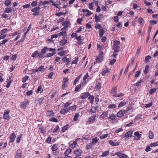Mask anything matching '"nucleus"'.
I'll list each match as a JSON object with an SVG mask.
<instances>
[{"instance_id": "nucleus-24", "label": "nucleus", "mask_w": 158, "mask_h": 158, "mask_svg": "<svg viewBox=\"0 0 158 158\" xmlns=\"http://www.w3.org/2000/svg\"><path fill=\"white\" fill-rule=\"evenodd\" d=\"M109 144L112 146H117L119 145V143L117 142L116 143L114 142L113 140H110L109 142Z\"/></svg>"}, {"instance_id": "nucleus-64", "label": "nucleus", "mask_w": 158, "mask_h": 158, "mask_svg": "<svg viewBox=\"0 0 158 158\" xmlns=\"http://www.w3.org/2000/svg\"><path fill=\"white\" fill-rule=\"evenodd\" d=\"M38 51H35L31 55V57H35L36 56H38Z\"/></svg>"}, {"instance_id": "nucleus-56", "label": "nucleus", "mask_w": 158, "mask_h": 158, "mask_svg": "<svg viewBox=\"0 0 158 158\" xmlns=\"http://www.w3.org/2000/svg\"><path fill=\"white\" fill-rule=\"evenodd\" d=\"M94 5V2L89 4V9L91 10H93Z\"/></svg>"}, {"instance_id": "nucleus-37", "label": "nucleus", "mask_w": 158, "mask_h": 158, "mask_svg": "<svg viewBox=\"0 0 158 158\" xmlns=\"http://www.w3.org/2000/svg\"><path fill=\"white\" fill-rule=\"evenodd\" d=\"M56 53V52H52L49 53L47 54L46 55V57H51L53 55H55Z\"/></svg>"}, {"instance_id": "nucleus-5", "label": "nucleus", "mask_w": 158, "mask_h": 158, "mask_svg": "<svg viewBox=\"0 0 158 158\" xmlns=\"http://www.w3.org/2000/svg\"><path fill=\"white\" fill-rule=\"evenodd\" d=\"M117 91V87L115 86H113L112 87L111 91H110V93L113 97H115V96H116V94Z\"/></svg>"}, {"instance_id": "nucleus-1", "label": "nucleus", "mask_w": 158, "mask_h": 158, "mask_svg": "<svg viewBox=\"0 0 158 158\" xmlns=\"http://www.w3.org/2000/svg\"><path fill=\"white\" fill-rule=\"evenodd\" d=\"M120 47L118 45H114L113 46V49L114 52L113 56L114 58H115L116 57L117 55L118 54V52L119 51Z\"/></svg>"}, {"instance_id": "nucleus-3", "label": "nucleus", "mask_w": 158, "mask_h": 158, "mask_svg": "<svg viewBox=\"0 0 158 158\" xmlns=\"http://www.w3.org/2000/svg\"><path fill=\"white\" fill-rule=\"evenodd\" d=\"M45 69H44V67L43 66H41L37 69H32V71L33 73H38L40 72L41 73H43Z\"/></svg>"}, {"instance_id": "nucleus-11", "label": "nucleus", "mask_w": 158, "mask_h": 158, "mask_svg": "<svg viewBox=\"0 0 158 158\" xmlns=\"http://www.w3.org/2000/svg\"><path fill=\"white\" fill-rule=\"evenodd\" d=\"M89 93L88 92H84L81 94L80 95L81 98L84 99L87 98L89 95Z\"/></svg>"}, {"instance_id": "nucleus-8", "label": "nucleus", "mask_w": 158, "mask_h": 158, "mask_svg": "<svg viewBox=\"0 0 158 158\" xmlns=\"http://www.w3.org/2000/svg\"><path fill=\"white\" fill-rule=\"evenodd\" d=\"M82 151L80 149H77L74 152V154L76 156H80L81 155Z\"/></svg>"}, {"instance_id": "nucleus-58", "label": "nucleus", "mask_w": 158, "mask_h": 158, "mask_svg": "<svg viewBox=\"0 0 158 158\" xmlns=\"http://www.w3.org/2000/svg\"><path fill=\"white\" fill-rule=\"evenodd\" d=\"M48 50V48L47 47H44L43 49L41 50V53L43 54V55L45 54L47 51Z\"/></svg>"}, {"instance_id": "nucleus-17", "label": "nucleus", "mask_w": 158, "mask_h": 158, "mask_svg": "<svg viewBox=\"0 0 158 158\" xmlns=\"http://www.w3.org/2000/svg\"><path fill=\"white\" fill-rule=\"evenodd\" d=\"M29 101H27V102H21L20 103V106L23 109H25L26 108V106L29 103Z\"/></svg>"}, {"instance_id": "nucleus-53", "label": "nucleus", "mask_w": 158, "mask_h": 158, "mask_svg": "<svg viewBox=\"0 0 158 158\" xmlns=\"http://www.w3.org/2000/svg\"><path fill=\"white\" fill-rule=\"evenodd\" d=\"M104 29H102V30H99V36L100 37H102V35H103L104 33Z\"/></svg>"}, {"instance_id": "nucleus-61", "label": "nucleus", "mask_w": 158, "mask_h": 158, "mask_svg": "<svg viewBox=\"0 0 158 158\" xmlns=\"http://www.w3.org/2000/svg\"><path fill=\"white\" fill-rule=\"evenodd\" d=\"M93 144L91 143H88L86 145V148L87 149H89L93 147Z\"/></svg>"}, {"instance_id": "nucleus-23", "label": "nucleus", "mask_w": 158, "mask_h": 158, "mask_svg": "<svg viewBox=\"0 0 158 158\" xmlns=\"http://www.w3.org/2000/svg\"><path fill=\"white\" fill-rule=\"evenodd\" d=\"M110 69H109L107 68L106 69L104 70L102 73V76H106L108 74V73L110 71Z\"/></svg>"}, {"instance_id": "nucleus-51", "label": "nucleus", "mask_w": 158, "mask_h": 158, "mask_svg": "<svg viewBox=\"0 0 158 158\" xmlns=\"http://www.w3.org/2000/svg\"><path fill=\"white\" fill-rule=\"evenodd\" d=\"M116 107V106L115 104H110L108 105V108L109 109H113L114 108H115Z\"/></svg>"}, {"instance_id": "nucleus-42", "label": "nucleus", "mask_w": 158, "mask_h": 158, "mask_svg": "<svg viewBox=\"0 0 158 158\" xmlns=\"http://www.w3.org/2000/svg\"><path fill=\"white\" fill-rule=\"evenodd\" d=\"M82 76V74H81L78 77H77L76 78V79H75V80L73 82V84L75 85L76 83L79 81V80H80L81 77Z\"/></svg>"}, {"instance_id": "nucleus-40", "label": "nucleus", "mask_w": 158, "mask_h": 158, "mask_svg": "<svg viewBox=\"0 0 158 158\" xmlns=\"http://www.w3.org/2000/svg\"><path fill=\"white\" fill-rule=\"evenodd\" d=\"M68 52V51H62L58 53V55L60 56H62L65 54L67 53Z\"/></svg>"}, {"instance_id": "nucleus-7", "label": "nucleus", "mask_w": 158, "mask_h": 158, "mask_svg": "<svg viewBox=\"0 0 158 158\" xmlns=\"http://www.w3.org/2000/svg\"><path fill=\"white\" fill-rule=\"evenodd\" d=\"M22 156V151L20 149H18L16 152L15 158H21Z\"/></svg>"}, {"instance_id": "nucleus-38", "label": "nucleus", "mask_w": 158, "mask_h": 158, "mask_svg": "<svg viewBox=\"0 0 158 158\" xmlns=\"http://www.w3.org/2000/svg\"><path fill=\"white\" fill-rule=\"evenodd\" d=\"M154 134L153 132L151 131H149V132L148 137L151 139H153L154 138Z\"/></svg>"}, {"instance_id": "nucleus-19", "label": "nucleus", "mask_w": 158, "mask_h": 158, "mask_svg": "<svg viewBox=\"0 0 158 158\" xmlns=\"http://www.w3.org/2000/svg\"><path fill=\"white\" fill-rule=\"evenodd\" d=\"M44 100V98H40L36 99L35 101L36 102L37 104L41 105L43 103V101Z\"/></svg>"}, {"instance_id": "nucleus-59", "label": "nucleus", "mask_w": 158, "mask_h": 158, "mask_svg": "<svg viewBox=\"0 0 158 158\" xmlns=\"http://www.w3.org/2000/svg\"><path fill=\"white\" fill-rule=\"evenodd\" d=\"M49 120L51 122H53L56 123H57L58 122V120L55 117H52L49 119Z\"/></svg>"}, {"instance_id": "nucleus-36", "label": "nucleus", "mask_w": 158, "mask_h": 158, "mask_svg": "<svg viewBox=\"0 0 158 158\" xmlns=\"http://www.w3.org/2000/svg\"><path fill=\"white\" fill-rule=\"evenodd\" d=\"M157 90V88H153L151 89L149 91V93L150 94H152L156 92Z\"/></svg>"}, {"instance_id": "nucleus-14", "label": "nucleus", "mask_w": 158, "mask_h": 158, "mask_svg": "<svg viewBox=\"0 0 158 158\" xmlns=\"http://www.w3.org/2000/svg\"><path fill=\"white\" fill-rule=\"evenodd\" d=\"M16 136L15 133H12L10 136V143H13L14 142Z\"/></svg>"}, {"instance_id": "nucleus-48", "label": "nucleus", "mask_w": 158, "mask_h": 158, "mask_svg": "<svg viewBox=\"0 0 158 158\" xmlns=\"http://www.w3.org/2000/svg\"><path fill=\"white\" fill-rule=\"evenodd\" d=\"M109 151H106L103 152L102 153V155L101 156H102V157L106 156L107 155H109Z\"/></svg>"}, {"instance_id": "nucleus-32", "label": "nucleus", "mask_w": 158, "mask_h": 158, "mask_svg": "<svg viewBox=\"0 0 158 158\" xmlns=\"http://www.w3.org/2000/svg\"><path fill=\"white\" fill-rule=\"evenodd\" d=\"M62 60L64 62H67L66 64L68 65L71 62L70 60H69V59L66 57H64L62 59Z\"/></svg>"}, {"instance_id": "nucleus-15", "label": "nucleus", "mask_w": 158, "mask_h": 158, "mask_svg": "<svg viewBox=\"0 0 158 158\" xmlns=\"http://www.w3.org/2000/svg\"><path fill=\"white\" fill-rule=\"evenodd\" d=\"M67 43V41L65 39V37L62 38V40L59 42L60 45L61 46H64Z\"/></svg>"}, {"instance_id": "nucleus-49", "label": "nucleus", "mask_w": 158, "mask_h": 158, "mask_svg": "<svg viewBox=\"0 0 158 158\" xmlns=\"http://www.w3.org/2000/svg\"><path fill=\"white\" fill-rule=\"evenodd\" d=\"M98 141V139H97L96 137L93 138L92 140L91 143L93 144L96 143Z\"/></svg>"}, {"instance_id": "nucleus-44", "label": "nucleus", "mask_w": 158, "mask_h": 158, "mask_svg": "<svg viewBox=\"0 0 158 158\" xmlns=\"http://www.w3.org/2000/svg\"><path fill=\"white\" fill-rule=\"evenodd\" d=\"M80 114L79 113H76L73 118V120L74 121H76L77 120Z\"/></svg>"}, {"instance_id": "nucleus-21", "label": "nucleus", "mask_w": 158, "mask_h": 158, "mask_svg": "<svg viewBox=\"0 0 158 158\" xmlns=\"http://www.w3.org/2000/svg\"><path fill=\"white\" fill-rule=\"evenodd\" d=\"M88 99L90 101V103L91 104H93L94 102V97L92 95L89 94L88 96Z\"/></svg>"}, {"instance_id": "nucleus-63", "label": "nucleus", "mask_w": 158, "mask_h": 158, "mask_svg": "<svg viewBox=\"0 0 158 158\" xmlns=\"http://www.w3.org/2000/svg\"><path fill=\"white\" fill-rule=\"evenodd\" d=\"M109 135L108 134H106L100 136V138L101 139H103L106 138Z\"/></svg>"}, {"instance_id": "nucleus-52", "label": "nucleus", "mask_w": 158, "mask_h": 158, "mask_svg": "<svg viewBox=\"0 0 158 158\" xmlns=\"http://www.w3.org/2000/svg\"><path fill=\"white\" fill-rule=\"evenodd\" d=\"M127 103L126 102H121L120 103H119L118 107H122L124 106H125L126 104Z\"/></svg>"}, {"instance_id": "nucleus-30", "label": "nucleus", "mask_w": 158, "mask_h": 158, "mask_svg": "<svg viewBox=\"0 0 158 158\" xmlns=\"http://www.w3.org/2000/svg\"><path fill=\"white\" fill-rule=\"evenodd\" d=\"M134 135L136 137L137 139H140L142 136V135L139 134V132H135L134 133Z\"/></svg>"}, {"instance_id": "nucleus-6", "label": "nucleus", "mask_w": 158, "mask_h": 158, "mask_svg": "<svg viewBox=\"0 0 158 158\" xmlns=\"http://www.w3.org/2000/svg\"><path fill=\"white\" fill-rule=\"evenodd\" d=\"M126 113L125 110H119L117 114V116L118 117H122Z\"/></svg>"}, {"instance_id": "nucleus-25", "label": "nucleus", "mask_w": 158, "mask_h": 158, "mask_svg": "<svg viewBox=\"0 0 158 158\" xmlns=\"http://www.w3.org/2000/svg\"><path fill=\"white\" fill-rule=\"evenodd\" d=\"M69 125L68 124L66 125L63 126L62 128L61 131L64 132L65 131L69 128Z\"/></svg>"}, {"instance_id": "nucleus-28", "label": "nucleus", "mask_w": 158, "mask_h": 158, "mask_svg": "<svg viewBox=\"0 0 158 158\" xmlns=\"http://www.w3.org/2000/svg\"><path fill=\"white\" fill-rule=\"evenodd\" d=\"M51 149L53 152L56 151L58 149L57 145L56 144H54L52 146Z\"/></svg>"}, {"instance_id": "nucleus-16", "label": "nucleus", "mask_w": 158, "mask_h": 158, "mask_svg": "<svg viewBox=\"0 0 158 158\" xmlns=\"http://www.w3.org/2000/svg\"><path fill=\"white\" fill-rule=\"evenodd\" d=\"M54 113L53 111L48 110L47 111L46 115L47 117H52L54 115Z\"/></svg>"}, {"instance_id": "nucleus-57", "label": "nucleus", "mask_w": 158, "mask_h": 158, "mask_svg": "<svg viewBox=\"0 0 158 158\" xmlns=\"http://www.w3.org/2000/svg\"><path fill=\"white\" fill-rule=\"evenodd\" d=\"M124 95V93H120L118 94H116V96H115V97L114 98H118V97H122Z\"/></svg>"}, {"instance_id": "nucleus-47", "label": "nucleus", "mask_w": 158, "mask_h": 158, "mask_svg": "<svg viewBox=\"0 0 158 158\" xmlns=\"http://www.w3.org/2000/svg\"><path fill=\"white\" fill-rule=\"evenodd\" d=\"M40 5H39L38 6H36L34 8H33L31 10V11L32 12H35V11H39L38 10L40 9Z\"/></svg>"}, {"instance_id": "nucleus-33", "label": "nucleus", "mask_w": 158, "mask_h": 158, "mask_svg": "<svg viewBox=\"0 0 158 158\" xmlns=\"http://www.w3.org/2000/svg\"><path fill=\"white\" fill-rule=\"evenodd\" d=\"M103 56H99L96 59V62H101L102 60Z\"/></svg>"}, {"instance_id": "nucleus-41", "label": "nucleus", "mask_w": 158, "mask_h": 158, "mask_svg": "<svg viewBox=\"0 0 158 158\" xmlns=\"http://www.w3.org/2000/svg\"><path fill=\"white\" fill-rule=\"evenodd\" d=\"M95 21L96 22H99L101 20L100 16H98L97 15H95Z\"/></svg>"}, {"instance_id": "nucleus-50", "label": "nucleus", "mask_w": 158, "mask_h": 158, "mask_svg": "<svg viewBox=\"0 0 158 158\" xmlns=\"http://www.w3.org/2000/svg\"><path fill=\"white\" fill-rule=\"evenodd\" d=\"M151 58V57L150 56L148 55L145 56L144 62L145 63H147L149 60Z\"/></svg>"}, {"instance_id": "nucleus-46", "label": "nucleus", "mask_w": 158, "mask_h": 158, "mask_svg": "<svg viewBox=\"0 0 158 158\" xmlns=\"http://www.w3.org/2000/svg\"><path fill=\"white\" fill-rule=\"evenodd\" d=\"M70 23L69 21H65L62 23V25L63 26H66L65 28H67L68 27V25Z\"/></svg>"}, {"instance_id": "nucleus-9", "label": "nucleus", "mask_w": 158, "mask_h": 158, "mask_svg": "<svg viewBox=\"0 0 158 158\" xmlns=\"http://www.w3.org/2000/svg\"><path fill=\"white\" fill-rule=\"evenodd\" d=\"M80 138H77L75 140L73 141L72 144L70 145V147L73 149H74L76 148L77 145V141L79 139H80Z\"/></svg>"}, {"instance_id": "nucleus-29", "label": "nucleus", "mask_w": 158, "mask_h": 158, "mask_svg": "<svg viewBox=\"0 0 158 158\" xmlns=\"http://www.w3.org/2000/svg\"><path fill=\"white\" fill-rule=\"evenodd\" d=\"M95 27L96 29H98L99 30H101L103 28L102 27L101 24L99 23H96L95 26Z\"/></svg>"}, {"instance_id": "nucleus-22", "label": "nucleus", "mask_w": 158, "mask_h": 158, "mask_svg": "<svg viewBox=\"0 0 158 158\" xmlns=\"http://www.w3.org/2000/svg\"><path fill=\"white\" fill-rule=\"evenodd\" d=\"M138 21L139 22L140 25L141 26H143V25L144 21L142 17H139L138 20Z\"/></svg>"}, {"instance_id": "nucleus-39", "label": "nucleus", "mask_w": 158, "mask_h": 158, "mask_svg": "<svg viewBox=\"0 0 158 158\" xmlns=\"http://www.w3.org/2000/svg\"><path fill=\"white\" fill-rule=\"evenodd\" d=\"M143 81H144L143 79H141L136 82L135 84H134V85L137 87L141 85V83Z\"/></svg>"}, {"instance_id": "nucleus-34", "label": "nucleus", "mask_w": 158, "mask_h": 158, "mask_svg": "<svg viewBox=\"0 0 158 158\" xmlns=\"http://www.w3.org/2000/svg\"><path fill=\"white\" fill-rule=\"evenodd\" d=\"M77 105H74L73 106H69V108H68V109L69 111V110H76L77 109Z\"/></svg>"}, {"instance_id": "nucleus-35", "label": "nucleus", "mask_w": 158, "mask_h": 158, "mask_svg": "<svg viewBox=\"0 0 158 158\" xmlns=\"http://www.w3.org/2000/svg\"><path fill=\"white\" fill-rule=\"evenodd\" d=\"M67 11L64 13H63L62 12H60L57 13L55 14V15L59 17L61 16V15H65L67 14Z\"/></svg>"}, {"instance_id": "nucleus-4", "label": "nucleus", "mask_w": 158, "mask_h": 158, "mask_svg": "<svg viewBox=\"0 0 158 158\" xmlns=\"http://www.w3.org/2000/svg\"><path fill=\"white\" fill-rule=\"evenodd\" d=\"M97 116L96 115H94L93 116L90 117L88 119L87 122L89 124L93 123L95 121Z\"/></svg>"}, {"instance_id": "nucleus-55", "label": "nucleus", "mask_w": 158, "mask_h": 158, "mask_svg": "<svg viewBox=\"0 0 158 158\" xmlns=\"http://www.w3.org/2000/svg\"><path fill=\"white\" fill-rule=\"evenodd\" d=\"M149 68V66L148 65H146L145 67V69L144 71V73L146 74L148 73V70Z\"/></svg>"}, {"instance_id": "nucleus-54", "label": "nucleus", "mask_w": 158, "mask_h": 158, "mask_svg": "<svg viewBox=\"0 0 158 158\" xmlns=\"http://www.w3.org/2000/svg\"><path fill=\"white\" fill-rule=\"evenodd\" d=\"M158 145V141L155 143H151L150 144V146L152 147H156Z\"/></svg>"}, {"instance_id": "nucleus-27", "label": "nucleus", "mask_w": 158, "mask_h": 158, "mask_svg": "<svg viewBox=\"0 0 158 158\" xmlns=\"http://www.w3.org/2000/svg\"><path fill=\"white\" fill-rule=\"evenodd\" d=\"M116 117V115L112 113L109 115L108 119H110L111 120H113L115 119Z\"/></svg>"}, {"instance_id": "nucleus-2", "label": "nucleus", "mask_w": 158, "mask_h": 158, "mask_svg": "<svg viewBox=\"0 0 158 158\" xmlns=\"http://www.w3.org/2000/svg\"><path fill=\"white\" fill-rule=\"evenodd\" d=\"M10 112V110H5L4 113L3 118L7 120H9L10 118V117L9 116V114Z\"/></svg>"}, {"instance_id": "nucleus-60", "label": "nucleus", "mask_w": 158, "mask_h": 158, "mask_svg": "<svg viewBox=\"0 0 158 158\" xmlns=\"http://www.w3.org/2000/svg\"><path fill=\"white\" fill-rule=\"evenodd\" d=\"M37 0L33 1L32 2L31 4V6L33 7L36 6H37Z\"/></svg>"}, {"instance_id": "nucleus-20", "label": "nucleus", "mask_w": 158, "mask_h": 158, "mask_svg": "<svg viewBox=\"0 0 158 158\" xmlns=\"http://www.w3.org/2000/svg\"><path fill=\"white\" fill-rule=\"evenodd\" d=\"M132 133L133 131L131 130L124 135V137H131L132 136Z\"/></svg>"}, {"instance_id": "nucleus-10", "label": "nucleus", "mask_w": 158, "mask_h": 158, "mask_svg": "<svg viewBox=\"0 0 158 158\" xmlns=\"http://www.w3.org/2000/svg\"><path fill=\"white\" fill-rule=\"evenodd\" d=\"M116 155L119 156L120 158H127V156L124 154H122L120 152H117L115 153Z\"/></svg>"}, {"instance_id": "nucleus-31", "label": "nucleus", "mask_w": 158, "mask_h": 158, "mask_svg": "<svg viewBox=\"0 0 158 158\" xmlns=\"http://www.w3.org/2000/svg\"><path fill=\"white\" fill-rule=\"evenodd\" d=\"M12 10L10 7H7L5 8L4 12L5 13H11Z\"/></svg>"}, {"instance_id": "nucleus-43", "label": "nucleus", "mask_w": 158, "mask_h": 158, "mask_svg": "<svg viewBox=\"0 0 158 158\" xmlns=\"http://www.w3.org/2000/svg\"><path fill=\"white\" fill-rule=\"evenodd\" d=\"M43 92V89L42 88L41 86L40 85L38 86V89L36 91V93L38 94L39 92L42 93Z\"/></svg>"}, {"instance_id": "nucleus-45", "label": "nucleus", "mask_w": 158, "mask_h": 158, "mask_svg": "<svg viewBox=\"0 0 158 158\" xmlns=\"http://www.w3.org/2000/svg\"><path fill=\"white\" fill-rule=\"evenodd\" d=\"M72 150L69 148L67 149L64 152V155L65 156H68L71 152Z\"/></svg>"}, {"instance_id": "nucleus-18", "label": "nucleus", "mask_w": 158, "mask_h": 158, "mask_svg": "<svg viewBox=\"0 0 158 158\" xmlns=\"http://www.w3.org/2000/svg\"><path fill=\"white\" fill-rule=\"evenodd\" d=\"M98 106H97L94 108L92 107V108H91L90 110V112H90L92 114H94L95 113H96V111L98 110Z\"/></svg>"}, {"instance_id": "nucleus-62", "label": "nucleus", "mask_w": 158, "mask_h": 158, "mask_svg": "<svg viewBox=\"0 0 158 158\" xmlns=\"http://www.w3.org/2000/svg\"><path fill=\"white\" fill-rule=\"evenodd\" d=\"M4 3L6 6H8L11 4V2L10 0H6Z\"/></svg>"}, {"instance_id": "nucleus-26", "label": "nucleus", "mask_w": 158, "mask_h": 158, "mask_svg": "<svg viewBox=\"0 0 158 158\" xmlns=\"http://www.w3.org/2000/svg\"><path fill=\"white\" fill-rule=\"evenodd\" d=\"M108 115V113L106 111L103 112L101 116L102 119H105L106 118Z\"/></svg>"}, {"instance_id": "nucleus-12", "label": "nucleus", "mask_w": 158, "mask_h": 158, "mask_svg": "<svg viewBox=\"0 0 158 158\" xmlns=\"http://www.w3.org/2000/svg\"><path fill=\"white\" fill-rule=\"evenodd\" d=\"M69 111V110L68 109V108L66 107V108H63L60 111V113L63 115H65Z\"/></svg>"}, {"instance_id": "nucleus-13", "label": "nucleus", "mask_w": 158, "mask_h": 158, "mask_svg": "<svg viewBox=\"0 0 158 158\" xmlns=\"http://www.w3.org/2000/svg\"><path fill=\"white\" fill-rule=\"evenodd\" d=\"M82 11L83 12L87 13L85 15L86 16H89L92 14L91 11L87 9H83Z\"/></svg>"}]
</instances>
